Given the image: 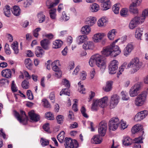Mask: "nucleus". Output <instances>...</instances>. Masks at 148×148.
Segmentation results:
<instances>
[{"label":"nucleus","instance_id":"1","mask_svg":"<svg viewBox=\"0 0 148 148\" xmlns=\"http://www.w3.org/2000/svg\"><path fill=\"white\" fill-rule=\"evenodd\" d=\"M119 40V39H117L110 45L103 47L101 51V54L105 56H110L112 57H115L119 55L121 52V50L118 46L115 45Z\"/></svg>","mask_w":148,"mask_h":148},{"label":"nucleus","instance_id":"2","mask_svg":"<svg viewBox=\"0 0 148 148\" xmlns=\"http://www.w3.org/2000/svg\"><path fill=\"white\" fill-rule=\"evenodd\" d=\"M108 100L107 97H104L99 99H97L94 101L92 104L91 108L92 111L97 110L98 108L100 106L102 108H104L106 105Z\"/></svg>","mask_w":148,"mask_h":148},{"label":"nucleus","instance_id":"3","mask_svg":"<svg viewBox=\"0 0 148 148\" xmlns=\"http://www.w3.org/2000/svg\"><path fill=\"white\" fill-rule=\"evenodd\" d=\"M93 56L96 62V65L100 68L101 71L103 72L106 66L105 57L99 54Z\"/></svg>","mask_w":148,"mask_h":148},{"label":"nucleus","instance_id":"4","mask_svg":"<svg viewBox=\"0 0 148 148\" xmlns=\"http://www.w3.org/2000/svg\"><path fill=\"white\" fill-rule=\"evenodd\" d=\"M147 101V93L143 92L139 94L136 97L134 101V104L137 106H141L146 103Z\"/></svg>","mask_w":148,"mask_h":148},{"label":"nucleus","instance_id":"5","mask_svg":"<svg viewBox=\"0 0 148 148\" xmlns=\"http://www.w3.org/2000/svg\"><path fill=\"white\" fill-rule=\"evenodd\" d=\"M142 63L139 61V59L136 57L132 59L128 64V67L133 68L131 71V73L137 71L142 66Z\"/></svg>","mask_w":148,"mask_h":148},{"label":"nucleus","instance_id":"6","mask_svg":"<svg viewBox=\"0 0 148 148\" xmlns=\"http://www.w3.org/2000/svg\"><path fill=\"white\" fill-rule=\"evenodd\" d=\"M144 22L140 16H136L130 20L128 25V27L131 29H134L138 25L143 23Z\"/></svg>","mask_w":148,"mask_h":148},{"label":"nucleus","instance_id":"7","mask_svg":"<svg viewBox=\"0 0 148 148\" xmlns=\"http://www.w3.org/2000/svg\"><path fill=\"white\" fill-rule=\"evenodd\" d=\"M14 114L17 120L21 123L23 124H25L27 121V117L25 114V112L21 111L19 114L16 111H14Z\"/></svg>","mask_w":148,"mask_h":148},{"label":"nucleus","instance_id":"8","mask_svg":"<svg viewBox=\"0 0 148 148\" xmlns=\"http://www.w3.org/2000/svg\"><path fill=\"white\" fill-rule=\"evenodd\" d=\"M64 141L66 148H77L78 146V143L75 140H73L71 138H66Z\"/></svg>","mask_w":148,"mask_h":148},{"label":"nucleus","instance_id":"9","mask_svg":"<svg viewBox=\"0 0 148 148\" xmlns=\"http://www.w3.org/2000/svg\"><path fill=\"white\" fill-rule=\"evenodd\" d=\"M119 121L117 117L112 118L109 123V129L110 130L114 131L116 130L118 127Z\"/></svg>","mask_w":148,"mask_h":148},{"label":"nucleus","instance_id":"10","mask_svg":"<svg viewBox=\"0 0 148 148\" xmlns=\"http://www.w3.org/2000/svg\"><path fill=\"white\" fill-rule=\"evenodd\" d=\"M119 62L117 60H113L110 62L109 66V72L110 74H115L118 68Z\"/></svg>","mask_w":148,"mask_h":148},{"label":"nucleus","instance_id":"11","mask_svg":"<svg viewBox=\"0 0 148 148\" xmlns=\"http://www.w3.org/2000/svg\"><path fill=\"white\" fill-rule=\"evenodd\" d=\"M107 123L105 121H102L99 124L98 132L100 136H103L106 134L107 129Z\"/></svg>","mask_w":148,"mask_h":148},{"label":"nucleus","instance_id":"12","mask_svg":"<svg viewBox=\"0 0 148 148\" xmlns=\"http://www.w3.org/2000/svg\"><path fill=\"white\" fill-rule=\"evenodd\" d=\"M140 88V85L139 83H137L134 84L130 88L129 94L132 97H134L136 96L138 94V92Z\"/></svg>","mask_w":148,"mask_h":148},{"label":"nucleus","instance_id":"13","mask_svg":"<svg viewBox=\"0 0 148 148\" xmlns=\"http://www.w3.org/2000/svg\"><path fill=\"white\" fill-rule=\"evenodd\" d=\"M119 101V96L116 95L112 96L110 101V107L111 108H114L118 104Z\"/></svg>","mask_w":148,"mask_h":148},{"label":"nucleus","instance_id":"14","mask_svg":"<svg viewBox=\"0 0 148 148\" xmlns=\"http://www.w3.org/2000/svg\"><path fill=\"white\" fill-rule=\"evenodd\" d=\"M148 114V111L147 110L141 111L138 113L135 116L134 120L137 121H140L145 118Z\"/></svg>","mask_w":148,"mask_h":148},{"label":"nucleus","instance_id":"15","mask_svg":"<svg viewBox=\"0 0 148 148\" xmlns=\"http://www.w3.org/2000/svg\"><path fill=\"white\" fill-rule=\"evenodd\" d=\"M134 49V47L131 43L128 44L123 50L124 55L126 57L128 56Z\"/></svg>","mask_w":148,"mask_h":148},{"label":"nucleus","instance_id":"16","mask_svg":"<svg viewBox=\"0 0 148 148\" xmlns=\"http://www.w3.org/2000/svg\"><path fill=\"white\" fill-rule=\"evenodd\" d=\"M30 119L33 121L36 122L39 120V115L35 113L34 110H31L28 113Z\"/></svg>","mask_w":148,"mask_h":148},{"label":"nucleus","instance_id":"17","mask_svg":"<svg viewBox=\"0 0 148 148\" xmlns=\"http://www.w3.org/2000/svg\"><path fill=\"white\" fill-rule=\"evenodd\" d=\"M83 48L85 50H93L94 48L93 43L91 41H88L83 45Z\"/></svg>","mask_w":148,"mask_h":148},{"label":"nucleus","instance_id":"18","mask_svg":"<svg viewBox=\"0 0 148 148\" xmlns=\"http://www.w3.org/2000/svg\"><path fill=\"white\" fill-rule=\"evenodd\" d=\"M105 35L103 33H98L95 34L92 38L94 41L97 42L101 40L104 36Z\"/></svg>","mask_w":148,"mask_h":148},{"label":"nucleus","instance_id":"19","mask_svg":"<svg viewBox=\"0 0 148 148\" xmlns=\"http://www.w3.org/2000/svg\"><path fill=\"white\" fill-rule=\"evenodd\" d=\"M102 139L99 135H94L92 138L91 141L92 143L95 144H100L102 141Z\"/></svg>","mask_w":148,"mask_h":148},{"label":"nucleus","instance_id":"20","mask_svg":"<svg viewBox=\"0 0 148 148\" xmlns=\"http://www.w3.org/2000/svg\"><path fill=\"white\" fill-rule=\"evenodd\" d=\"M133 142L132 140L128 136L124 138L122 140L123 144L125 146H130Z\"/></svg>","mask_w":148,"mask_h":148},{"label":"nucleus","instance_id":"21","mask_svg":"<svg viewBox=\"0 0 148 148\" xmlns=\"http://www.w3.org/2000/svg\"><path fill=\"white\" fill-rule=\"evenodd\" d=\"M95 18L94 17L90 16L87 18L85 21V23L88 25L92 26L96 22Z\"/></svg>","mask_w":148,"mask_h":148},{"label":"nucleus","instance_id":"22","mask_svg":"<svg viewBox=\"0 0 148 148\" xmlns=\"http://www.w3.org/2000/svg\"><path fill=\"white\" fill-rule=\"evenodd\" d=\"M40 43L41 46L45 50L49 49L50 42L48 40L44 39L40 41Z\"/></svg>","mask_w":148,"mask_h":148},{"label":"nucleus","instance_id":"23","mask_svg":"<svg viewBox=\"0 0 148 148\" xmlns=\"http://www.w3.org/2000/svg\"><path fill=\"white\" fill-rule=\"evenodd\" d=\"M143 28H137L135 32V36L136 38L139 40L141 39V36L143 34Z\"/></svg>","mask_w":148,"mask_h":148},{"label":"nucleus","instance_id":"24","mask_svg":"<svg viewBox=\"0 0 148 148\" xmlns=\"http://www.w3.org/2000/svg\"><path fill=\"white\" fill-rule=\"evenodd\" d=\"M117 33V30L112 29L109 32L108 34V36L109 39L111 40H113L116 36Z\"/></svg>","mask_w":148,"mask_h":148},{"label":"nucleus","instance_id":"25","mask_svg":"<svg viewBox=\"0 0 148 148\" xmlns=\"http://www.w3.org/2000/svg\"><path fill=\"white\" fill-rule=\"evenodd\" d=\"M60 0H55L54 2H52L49 0H47L46 2V4L48 8L49 9L56 6L59 2Z\"/></svg>","mask_w":148,"mask_h":148},{"label":"nucleus","instance_id":"26","mask_svg":"<svg viewBox=\"0 0 148 148\" xmlns=\"http://www.w3.org/2000/svg\"><path fill=\"white\" fill-rule=\"evenodd\" d=\"M36 55L37 57H41L44 54V51L40 47H37L35 51Z\"/></svg>","mask_w":148,"mask_h":148},{"label":"nucleus","instance_id":"27","mask_svg":"<svg viewBox=\"0 0 148 148\" xmlns=\"http://www.w3.org/2000/svg\"><path fill=\"white\" fill-rule=\"evenodd\" d=\"M128 64L127 62H125L121 66L119 67V72L117 73V76L119 77V75L122 74V72L124 71V69H128L131 67H128Z\"/></svg>","mask_w":148,"mask_h":148},{"label":"nucleus","instance_id":"28","mask_svg":"<svg viewBox=\"0 0 148 148\" xmlns=\"http://www.w3.org/2000/svg\"><path fill=\"white\" fill-rule=\"evenodd\" d=\"M87 40L88 38L86 35H80L77 38V42L78 44L80 45Z\"/></svg>","mask_w":148,"mask_h":148},{"label":"nucleus","instance_id":"29","mask_svg":"<svg viewBox=\"0 0 148 148\" xmlns=\"http://www.w3.org/2000/svg\"><path fill=\"white\" fill-rule=\"evenodd\" d=\"M3 76L6 78H10L11 76V71L10 69H6L3 70L1 72Z\"/></svg>","mask_w":148,"mask_h":148},{"label":"nucleus","instance_id":"30","mask_svg":"<svg viewBox=\"0 0 148 148\" xmlns=\"http://www.w3.org/2000/svg\"><path fill=\"white\" fill-rule=\"evenodd\" d=\"M90 31L91 28L88 25L84 26L81 29V32L83 34H88Z\"/></svg>","mask_w":148,"mask_h":148},{"label":"nucleus","instance_id":"31","mask_svg":"<svg viewBox=\"0 0 148 148\" xmlns=\"http://www.w3.org/2000/svg\"><path fill=\"white\" fill-rule=\"evenodd\" d=\"M63 42L60 40H56L53 42V47L55 49L60 48L62 45Z\"/></svg>","mask_w":148,"mask_h":148},{"label":"nucleus","instance_id":"32","mask_svg":"<svg viewBox=\"0 0 148 148\" xmlns=\"http://www.w3.org/2000/svg\"><path fill=\"white\" fill-rule=\"evenodd\" d=\"M138 6H134L132 4H130L129 6V10L130 12L135 14H139V10L136 8H135Z\"/></svg>","mask_w":148,"mask_h":148},{"label":"nucleus","instance_id":"33","mask_svg":"<svg viewBox=\"0 0 148 148\" xmlns=\"http://www.w3.org/2000/svg\"><path fill=\"white\" fill-rule=\"evenodd\" d=\"M142 126L140 124H136L132 128L131 131L133 134H135L142 130Z\"/></svg>","mask_w":148,"mask_h":148},{"label":"nucleus","instance_id":"34","mask_svg":"<svg viewBox=\"0 0 148 148\" xmlns=\"http://www.w3.org/2000/svg\"><path fill=\"white\" fill-rule=\"evenodd\" d=\"M59 64V61L58 60H55L52 63L51 66L53 71L57 72L60 71L58 67Z\"/></svg>","mask_w":148,"mask_h":148},{"label":"nucleus","instance_id":"35","mask_svg":"<svg viewBox=\"0 0 148 148\" xmlns=\"http://www.w3.org/2000/svg\"><path fill=\"white\" fill-rule=\"evenodd\" d=\"M12 11L13 14L16 16H19L21 12V10L19 7L16 6H14Z\"/></svg>","mask_w":148,"mask_h":148},{"label":"nucleus","instance_id":"36","mask_svg":"<svg viewBox=\"0 0 148 148\" xmlns=\"http://www.w3.org/2000/svg\"><path fill=\"white\" fill-rule=\"evenodd\" d=\"M121 15L123 17H126L129 15L128 10L126 8H122L120 11Z\"/></svg>","mask_w":148,"mask_h":148},{"label":"nucleus","instance_id":"37","mask_svg":"<svg viewBox=\"0 0 148 148\" xmlns=\"http://www.w3.org/2000/svg\"><path fill=\"white\" fill-rule=\"evenodd\" d=\"M3 13L5 16L8 17L10 16V8L9 6L7 5L3 8Z\"/></svg>","mask_w":148,"mask_h":148},{"label":"nucleus","instance_id":"38","mask_svg":"<svg viewBox=\"0 0 148 148\" xmlns=\"http://www.w3.org/2000/svg\"><path fill=\"white\" fill-rule=\"evenodd\" d=\"M99 10V5L96 3H94L90 6V10L92 12H97Z\"/></svg>","mask_w":148,"mask_h":148},{"label":"nucleus","instance_id":"39","mask_svg":"<svg viewBox=\"0 0 148 148\" xmlns=\"http://www.w3.org/2000/svg\"><path fill=\"white\" fill-rule=\"evenodd\" d=\"M11 47L14 50V53L16 54H18L19 53V49L18 48L17 42H14L11 45Z\"/></svg>","mask_w":148,"mask_h":148},{"label":"nucleus","instance_id":"40","mask_svg":"<svg viewBox=\"0 0 148 148\" xmlns=\"http://www.w3.org/2000/svg\"><path fill=\"white\" fill-rule=\"evenodd\" d=\"M56 9L55 8H53L49 10V14L50 18L53 19H55L56 18Z\"/></svg>","mask_w":148,"mask_h":148},{"label":"nucleus","instance_id":"41","mask_svg":"<svg viewBox=\"0 0 148 148\" xmlns=\"http://www.w3.org/2000/svg\"><path fill=\"white\" fill-rule=\"evenodd\" d=\"M140 16L144 22L146 18L148 16V8L143 10L142 11L141 15Z\"/></svg>","mask_w":148,"mask_h":148},{"label":"nucleus","instance_id":"42","mask_svg":"<svg viewBox=\"0 0 148 148\" xmlns=\"http://www.w3.org/2000/svg\"><path fill=\"white\" fill-rule=\"evenodd\" d=\"M112 82H108L106 83V86L103 87L104 90L107 92L110 91L112 88Z\"/></svg>","mask_w":148,"mask_h":148},{"label":"nucleus","instance_id":"43","mask_svg":"<svg viewBox=\"0 0 148 148\" xmlns=\"http://www.w3.org/2000/svg\"><path fill=\"white\" fill-rule=\"evenodd\" d=\"M38 21L39 23H41L45 21V16L43 14L42 12H40L38 14Z\"/></svg>","mask_w":148,"mask_h":148},{"label":"nucleus","instance_id":"44","mask_svg":"<svg viewBox=\"0 0 148 148\" xmlns=\"http://www.w3.org/2000/svg\"><path fill=\"white\" fill-rule=\"evenodd\" d=\"M64 134V131H62L58 135L57 138L60 143H62L63 142L65 137Z\"/></svg>","mask_w":148,"mask_h":148},{"label":"nucleus","instance_id":"45","mask_svg":"<svg viewBox=\"0 0 148 148\" xmlns=\"http://www.w3.org/2000/svg\"><path fill=\"white\" fill-rule=\"evenodd\" d=\"M106 22V19L105 18L102 17L98 21V25L99 27H101L104 25Z\"/></svg>","mask_w":148,"mask_h":148},{"label":"nucleus","instance_id":"46","mask_svg":"<svg viewBox=\"0 0 148 148\" xmlns=\"http://www.w3.org/2000/svg\"><path fill=\"white\" fill-rule=\"evenodd\" d=\"M120 4H114L113 7L112 9L114 12L116 14H118L119 12Z\"/></svg>","mask_w":148,"mask_h":148},{"label":"nucleus","instance_id":"47","mask_svg":"<svg viewBox=\"0 0 148 148\" xmlns=\"http://www.w3.org/2000/svg\"><path fill=\"white\" fill-rule=\"evenodd\" d=\"M111 3L110 1H105L103 4V8L104 10H107L110 7Z\"/></svg>","mask_w":148,"mask_h":148},{"label":"nucleus","instance_id":"48","mask_svg":"<svg viewBox=\"0 0 148 148\" xmlns=\"http://www.w3.org/2000/svg\"><path fill=\"white\" fill-rule=\"evenodd\" d=\"M79 86L78 89L79 92L82 94L85 93V89L84 88V85H81V82H79L78 84Z\"/></svg>","mask_w":148,"mask_h":148},{"label":"nucleus","instance_id":"49","mask_svg":"<svg viewBox=\"0 0 148 148\" xmlns=\"http://www.w3.org/2000/svg\"><path fill=\"white\" fill-rule=\"evenodd\" d=\"M94 58V56H92L90 59L89 62V64L91 67L93 66L95 64H96V62Z\"/></svg>","mask_w":148,"mask_h":148},{"label":"nucleus","instance_id":"50","mask_svg":"<svg viewBox=\"0 0 148 148\" xmlns=\"http://www.w3.org/2000/svg\"><path fill=\"white\" fill-rule=\"evenodd\" d=\"M142 0H132V3L130 4L135 6H139L141 4Z\"/></svg>","mask_w":148,"mask_h":148},{"label":"nucleus","instance_id":"51","mask_svg":"<svg viewBox=\"0 0 148 148\" xmlns=\"http://www.w3.org/2000/svg\"><path fill=\"white\" fill-rule=\"evenodd\" d=\"M40 141L42 145L43 146H45L49 144V140L43 138H41Z\"/></svg>","mask_w":148,"mask_h":148},{"label":"nucleus","instance_id":"52","mask_svg":"<svg viewBox=\"0 0 148 148\" xmlns=\"http://www.w3.org/2000/svg\"><path fill=\"white\" fill-rule=\"evenodd\" d=\"M122 99L123 100H127L129 99V97L127 93L125 91H122L121 92Z\"/></svg>","mask_w":148,"mask_h":148},{"label":"nucleus","instance_id":"53","mask_svg":"<svg viewBox=\"0 0 148 148\" xmlns=\"http://www.w3.org/2000/svg\"><path fill=\"white\" fill-rule=\"evenodd\" d=\"M45 115L46 118L48 119L53 120L54 119L53 114L50 112H47L45 114Z\"/></svg>","mask_w":148,"mask_h":148},{"label":"nucleus","instance_id":"54","mask_svg":"<svg viewBox=\"0 0 148 148\" xmlns=\"http://www.w3.org/2000/svg\"><path fill=\"white\" fill-rule=\"evenodd\" d=\"M41 30V28L40 27H38L36 28L33 31V34L34 36L37 38L39 36L38 32L40 31Z\"/></svg>","mask_w":148,"mask_h":148},{"label":"nucleus","instance_id":"55","mask_svg":"<svg viewBox=\"0 0 148 148\" xmlns=\"http://www.w3.org/2000/svg\"><path fill=\"white\" fill-rule=\"evenodd\" d=\"M63 94L68 96L70 95V93L68 91V89L65 88L62 90L60 92V95L61 96Z\"/></svg>","mask_w":148,"mask_h":148},{"label":"nucleus","instance_id":"56","mask_svg":"<svg viewBox=\"0 0 148 148\" xmlns=\"http://www.w3.org/2000/svg\"><path fill=\"white\" fill-rule=\"evenodd\" d=\"M25 63L26 67L28 68L32 65V61L30 58H27L25 60Z\"/></svg>","mask_w":148,"mask_h":148},{"label":"nucleus","instance_id":"57","mask_svg":"<svg viewBox=\"0 0 148 148\" xmlns=\"http://www.w3.org/2000/svg\"><path fill=\"white\" fill-rule=\"evenodd\" d=\"M56 119L58 123L60 124H61L63 121L64 117L62 115H59L57 116Z\"/></svg>","mask_w":148,"mask_h":148},{"label":"nucleus","instance_id":"58","mask_svg":"<svg viewBox=\"0 0 148 148\" xmlns=\"http://www.w3.org/2000/svg\"><path fill=\"white\" fill-rule=\"evenodd\" d=\"M42 101L43 102V106L47 108H51L50 104L47 100L43 99Z\"/></svg>","mask_w":148,"mask_h":148},{"label":"nucleus","instance_id":"59","mask_svg":"<svg viewBox=\"0 0 148 148\" xmlns=\"http://www.w3.org/2000/svg\"><path fill=\"white\" fill-rule=\"evenodd\" d=\"M11 88L12 91L13 92H15L17 91L18 89L15 84L14 81H12L11 85Z\"/></svg>","mask_w":148,"mask_h":148},{"label":"nucleus","instance_id":"60","mask_svg":"<svg viewBox=\"0 0 148 148\" xmlns=\"http://www.w3.org/2000/svg\"><path fill=\"white\" fill-rule=\"evenodd\" d=\"M29 82L28 81L24 80L22 83V86L24 89H27L29 87Z\"/></svg>","mask_w":148,"mask_h":148},{"label":"nucleus","instance_id":"61","mask_svg":"<svg viewBox=\"0 0 148 148\" xmlns=\"http://www.w3.org/2000/svg\"><path fill=\"white\" fill-rule=\"evenodd\" d=\"M80 111L82 113L83 116L86 118H88V116L86 113V109L85 108L84 106L82 107Z\"/></svg>","mask_w":148,"mask_h":148},{"label":"nucleus","instance_id":"62","mask_svg":"<svg viewBox=\"0 0 148 148\" xmlns=\"http://www.w3.org/2000/svg\"><path fill=\"white\" fill-rule=\"evenodd\" d=\"M62 83L67 88H69L70 86V84L68 80L66 79H64L62 80Z\"/></svg>","mask_w":148,"mask_h":148},{"label":"nucleus","instance_id":"63","mask_svg":"<svg viewBox=\"0 0 148 148\" xmlns=\"http://www.w3.org/2000/svg\"><path fill=\"white\" fill-rule=\"evenodd\" d=\"M5 50L6 53L8 55H10L11 54V52L9 47V45L6 44L5 45Z\"/></svg>","mask_w":148,"mask_h":148},{"label":"nucleus","instance_id":"64","mask_svg":"<svg viewBox=\"0 0 148 148\" xmlns=\"http://www.w3.org/2000/svg\"><path fill=\"white\" fill-rule=\"evenodd\" d=\"M27 95L29 99L32 100L33 99V96L30 90H28L27 91Z\"/></svg>","mask_w":148,"mask_h":148}]
</instances>
